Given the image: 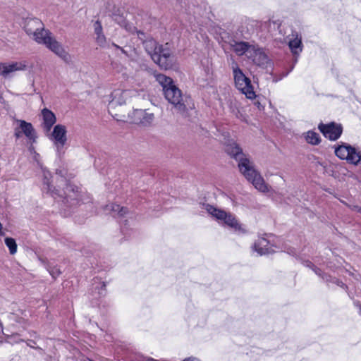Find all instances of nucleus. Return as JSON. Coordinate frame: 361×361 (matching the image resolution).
Instances as JSON below:
<instances>
[{
  "label": "nucleus",
  "mask_w": 361,
  "mask_h": 361,
  "mask_svg": "<svg viewBox=\"0 0 361 361\" xmlns=\"http://www.w3.org/2000/svg\"><path fill=\"white\" fill-rule=\"evenodd\" d=\"M43 188L44 192L49 194L55 200L59 199L62 204L66 207L64 209V215H69L73 209L82 204H91L88 200L85 202V195L79 190V188L68 183L66 185L63 194L51 185V173L49 171L43 169Z\"/></svg>",
  "instance_id": "1"
},
{
  "label": "nucleus",
  "mask_w": 361,
  "mask_h": 361,
  "mask_svg": "<svg viewBox=\"0 0 361 361\" xmlns=\"http://www.w3.org/2000/svg\"><path fill=\"white\" fill-rule=\"evenodd\" d=\"M225 152L238 161L240 171L255 188L263 192L268 191V187L263 178L253 166L252 163L243 153L242 148L234 140H228L225 145Z\"/></svg>",
  "instance_id": "2"
},
{
  "label": "nucleus",
  "mask_w": 361,
  "mask_h": 361,
  "mask_svg": "<svg viewBox=\"0 0 361 361\" xmlns=\"http://www.w3.org/2000/svg\"><path fill=\"white\" fill-rule=\"evenodd\" d=\"M23 28L25 32L32 36L36 42L45 45L63 60L67 61L68 59L69 54L68 52L59 42L51 37V32L44 28L41 20L37 18H27L24 20Z\"/></svg>",
  "instance_id": "3"
},
{
  "label": "nucleus",
  "mask_w": 361,
  "mask_h": 361,
  "mask_svg": "<svg viewBox=\"0 0 361 361\" xmlns=\"http://www.w3.org/2000/svg\"><path fill=\"white\" fill-rule=\"evenodd\" d=\"M157 80L161 85L166 99L171 104L174 109L180 114L187 111V97H184L181 90L176 87L172 78L164 74H158Z\"/></svg>",
  "instance_id": "4"
},
{
  "label": "nucleus",
  "mask_w": 361,
  "mask_h": 361,
  "mask_svg": "<svg viewBox=\"0 0 361 361\" xmlns=\"http://www.w3.org/2000/svg\"><path fill=\"white\" fill-rule=\"evenodd\" d=\"M231 60L235 87L244 94L247 98L250 99L255 98L256 94L250 79L243 73L233 56L231 57Z\"/></svg>",
  "instance_id": "5"
},
{
  "label": "nucleus",
  "mask_w": 361,
  "mask_h": 361,
  "mask_svg": "<svg viewBox=\"0 0 361 361\" xmlns=\"http://www.w3.org/2000/svg\"><path fill=\"white\" fill-rule=\"evenodd\" d=\"M206 209L216 219L223 221L226 226L233 228L235 231L243 233L246 232L245 229L242 227V225L231 213L217 209L210 204H207Z\"/></svg>",
  "instance_id": "6"
},
{
  "label": "nucleus",
  "mask_w": 361,
  "mask_h": 361,
  "mask_svg": "<svg viewBox=\"0 0 361 361\" xmlns=\"http://www.w3.org/2000/svg\"><path fill=\"white\" fill-rule=\"evenodd\" d=\"M334 152L340 159L346 160L349 164H361V153L349 144L342 143L335 148Z\"/></svg>",
  "instance_id": "7"
},
{
  "label": "nucleus",
  "mask_w": 361,
  "mask_h": 361,
  "mask_svg": "<svg viewBox=\"0 0 361 361\" xmlns=\"http://www.w3.org/2000/svg\"><path fill=\"white\" fill-rule=\"evenodd\" d=\"M166 46L167 44L165 46L160 45L157 54L153 56V61L165 70L171 68L173 64L171 50Z\"/></svg>",
  "instance_id": "8"
},
{
  "label": "nucleus",
  "mask_w": 361,
  "mask_h": 361,
  "mask_svg": "<svg viewBox=\"0 0 361 361\" xmlns=\"http://www.w3.org/2000/svg\"><path fill=\"white\" fill-rule=\"evenodd\" d=\"M318 129L326 138L331 141L338 140L343 133L342 126L334 122L327 124L320 123L318 125Z\"/></svg>",
  "instance_id": "9"
},
{
  "label": "nucleus",
  "mask_w": 361,
  "mask_h": 361,
  "mask_svg": "<svg viewBox=\"0 0 361 361\" xmlns=\"http://www.w3.org/2000/svg\"><path fill=\"white\" fill-rule=\"evenodd\" d=\"M66 128L63 125L58 124L54 127V130L51 134L50 139L54 141L57 150L63 148L67 141Z\"/></svg>",
  "instance_id": "10"
},
{
  "label": "nucleus",
  "mask_w": 361,
  "mask_h": 361,
  "mask_svg": "<svg viewBox=\"0 0 361 361\" xmlns=\"http://www.w3.org/2000/svg\"><path fill=\"white\" fill-rule=\"evenodd\" d=\"M27 62L16 61L12 63H0V75L6 78L15 71H25L27 69Z\"/></svg>",
  "instance_id": "11"
},
{
  "label": "nucleus",
  "mask_w": 361,
  "mask_h": 361,
  "mask_svg": "<svg viewBox=\"0 0 361 361\" xmlns=\"http://www.w3.org/2000/svg\"><path fill=\"white\" fill-rule=\"evenodd\" d=\"M131 121L135 124H140L145 126L151 125L154 121V116L152 113H148L145 110L135 109L131 115Z\"/></svg>",
  "instance_id": "12"
},
{
  "label": "nucleus",
  "mask_w": 361,
  "mask_h": 361,
  "mask_svg": "<svg viewBox=\"0 0 361 361\" xmlns=\"http://www.w3.org/2000/svg\"><path fill=\"white\" fill-rule=\"evenodd\" d=\"M248 59H251L255 64L260 67H267L269 62V57L264 53L262 49L253 46L252 51L247 55Z\"/></svg>",
  "instance_id": "13"
},
{
  "label": "nucleus",
  "mask_w": 361,
  "mask_h": 361,
  "mask_svg": "<svg viewBox=\"0 0 361 361\" xmlns=\"http://www.w3.org/2000/svg\"><path fill=\"white\" fill-rule=\"evenodd\" d=\"M111 16L117 24L121 27H124L126 30L131 31L132 28L136 30L135 27H133L127 21L122 9L119 8H114Z\"/></svg>",
  "instance_id": "14"
},
{
  "label": "nucleus",
  "mask_w": 361,
  "mask_h": 361,
  "mask_svg": "<svg viewBox=\"0 0 361 361\" xmlns=\"http://www.w3.org/2000/svg\"><path fill=\"white\" fill-rule=\"evenodd\" d=\"M231 46L232 47L233 51L238 56H243L245 54L247 56V55H249L252 51V48L254 45H251L247 42L233 41V44H231Z\"/></svg>",
  "instance_id": "15"
},
{
  "label": "nucleus",
  "mask_w": 361,
  "mask_h": 361,
  "mask_svg": "<svg viewBox=\"0 0 361 361\" xmlns=\"http://www.w3.org/2000/svg\"><path fill=\"white\" fill-rule=\"evenodd\" d=\"M92 295L94 299H99L106 294V283L100 282L97 278L93 279Z\"/></svg>",
  "instance_id": "16"
},
{
  "label": "nucleus",
  "mask_w": 361,
  "mask_h": 361,
  "mask_svg": "<svg viewBox=\"0 0 361 361\" xmlns=\"http://www.w3.org/2000/svg\"><path fill=\"white\" fill-rule=\"evenodd\" d=\"M43 126L46 131H49L56 121L55 114L49 109L44 108L42 110Z\"/></svg>",
  "instance_id": "17"
},
{
  "label": "nucleus",
  "mask_w": 361,
  "mask_h": 361,
  "mask_svg": "<svg viewBox=\"0 0 361 361\" xmlns=\"http://www.w3.org/2000/svg\"><path fill=\"white\" fill-rule=\"evenodd\" d=\"M269 241L264 238L258 239L254 243L252 248L260 256L271 253L273 250L268 247Z\"/></svg>",
  "instance_id": "18"
},
{
  "label": "nucleus",
  "mask_w": 361,
  "mask_h": 361,
  "mask_svg": "<svg viewBox=\"0 0 361 361\" xmlns=\"http://www.w3.org/2000/svg\"><path fill=\"white\" fill-rule=\"evenodd\" d=\"M292 35L293 38L289 40L288 46L291 52L298 55L302 51V38L296 32H293Z\"/></svg>",
  "instance_id": "19"
},
{
  "label": "nucleus",
  "mask_w": 361,
  "mask_h": 361,
  "mask_svg": "<svg viewBox=\"0 0 361 361\" xmlns=\"http://www.w3.org/2000/svg\"><path fill=\"white\" fill-rule=\"evenodd\" d=\"M20 128L21 132L30 140L35 141V129L30 123L25 121H20Z\"/></svg>",
  "instance_id": "20"
},
{
  "label": "nucleus",
  "mask_w": 361,
  "mask_h": 361,
  "mask_svg": "<svg viewBox=\"0 0 361 361\" xmlns=\"http://www.w3.org/2000/svg\"><path fill=\"white\" fill-rule=\"evenodd\" d=\"M160 45L153 39H147L143 42L144 48L152 60L154 54H157Z\"/></svg>",
  "instance_id": "21"
},
{
  "label": "nucleus",
  "mask_w": 361,
  "mask_h": 361,
  "mask_svg": "<svg viewBox=\"0 0 361 361\" xmlns=\"http://www.w3.org/2000/svg\"><path fill=\"white\" fill-rule=\"evenodd\" d=\"M322 280L327 283L328 286L330 285V283L336 284L338 286H340L341 288H343V289H348V286L341 280L336 277H333L329 274H324L322 275Z\"/></svg>",
  "instance_id": "22"
},
{
  "label": "nucleus",
  "mask_w": 361,
  "mask_h": 361,
  "mask_svg": "<svg viewBox=\"0 0 361 361\" xmlns=\"http://www.w3.org/2000/svg\"><path fill=\"white\" fill-rule=\"evenodd\" d=\"M305 140L307 143L312 145H318L321 142L319 134L313 130H309L307 132Z\"/></svg>",
  "instance_id": "23"
},
{
  "label": "nucleus",
  "mask_w": 361,
  "mask_h": 361,
  "mask_svg": "<svg viewBox=\"0 0 361 361\" xmlns=\"http://www.w3.org/2000/svg\"><path fill=\"white\" fill-rule=\"evenodd\" d=\"M110 210L114 213V215L116 214L121 217L124 216L128 212V208L121 207L117 204H111L110 205Z\"/></svg>",
  "instance_id": "24"
},
{
  "label": "nucleus",
  "mask_w": 361,
  "mask_h": 361,
  "mask_svg": "<svg viewBox=\"0 0 361 361\" xmlns=\"http://www.w3.org/2000/svg\"><path fill=\"white\" fill-rule=\"evenodd\" d=\"M6 245L9 249L11 255H14L17 252V244L14 238L6 237L4 240Z\"/></svg>",
  "instance_id": "25"
},
{
  "label": "nucleus",
  "mask_w": 361,
  "mask_h": 361,
  "mask_svg": "<svg viewBox=\"0 0 361 361\" xmlns=\"http://www.w3.org/2000/svg\"><path fill=\"white\" fill-rule=\"evenodd\" d=\"M45 266L50 275L54 279L58 277L61 273L57 265H54L52 263L48 262L45 264Z\"/></svg>",
  "instance_id": "26"
},
{
  "label": "nucleus",
  "mask_w": 361,
  "mask_h": 361,
  "mask_svg": "<svg viewBox=\"0 0 361 361\" xmlns=\"http://www.w3.org/2000/svg\"><path fill=\"white\" fill-rule=\"evenodd\" d=\"M96 42L97 44L102 47H104L106 43V38L104 33H101L100 35H96Z\"/></svg>",
  "instance_id": "27"
},
{
  "label": "nucleus",
  "mask_w": 361,
  "mask_h": 361,
  "mask_svg": "<svg viewBox=\"0 0 361 361\" xmlns=\"http://www.w3.org/2000/svg\"><path fill=\"white\" fill-rule=\"evenodd\" d=\"M121 94V91L118 90H115L114 92H112L111 94V96L113 97V99L110 102V105L111 106H114V105H116L117 104H122L123 103H124V102H120V101H117L115 99V97L119 94Z\"/></svg>",
  "instance_id": "28"
},
{
  "label": "nucleus",
  "mask_w": 361,
  "mask_h": 361,
  "mask_svg": "<svg viewBox=\"0 0 361 361\" xmlns=\"http://www.w3.org/2000/svg\"><path fill=\"white\" fill-rule=\"evenodd\" d=\"M93 27H94V34L96 35H100L101 33L103 32L102 25L101 22L99 20H96L94 23Z\"/></svg>",
  "instance_id": "29"
},
{
  "label": "nucleus",
  "mask_w": 361,
  "mask_h": 361,
  "mask_svg": "<svg viewBox=\"0 0 361 361\" xmlns=\"http://www.w3.org/2000/svg\"><path fill=\"white\" fill-rule=\"evenodd\" d=\"M314 272L319 276H320L322 279V275L326 274V273L323 272L319 268L317 267L316 266L312 269Z\"/></svg>",
  "instance_id": "30"
},
{
  "label": "nucleus",
  "mask_w": 361,
  "mask_h": 361,
  "mask_svg": "<svg viewBox=\"0 0 361 361\" xmlns=\"http://www.w3.org/2000/svg\"><path fill=\"white\" fill-rule=\"evenodd\" d=\"M304 265L307 267L312 269L315 267V265L312 262H310L309 260L305 261Z\"/></svg>",
  "instance_id": "31"
},
{
  "label": "nucleus",
  "mask_w": 361,
  "mask_h": 361,
  "mask_svg": "<svg viewBox=\"0 0 361 361\" xmlns=\"http://www.w3.org/2000/svg\"><path fill=\"white\" fill-rule=\"evenodd\" d=\"M26 344H27V346H30V348H35L34 345L36 344V342L35 341H33V340H27L26 341Z\"/></svg>",
  "instance_id": "32"
},
{
  "label": "nucleus",
  "mask_w": 361,
  "mask_h": 361,
  "mask_svg": "<svg viewBox=\"0 0 361 361\" xmlns=\"http://www.w3.org/2000/svg\"><path fill=\"white\" fill-rule=\"evenodd\" d=\"M354 305L360 310V314H361V303L359 301H354Z\"/></svg>",
  "instance_id": "33"
},
{
  "label": "nucleus",
  "mask_w": 361,
  "mask_h": 361,
  "mask_svg": "<svg viewBox=\"0 0 361 361\" xmlns=\"http://www.w3.org/2000/svg\"><path fill=\"white\" fill-rule=\"evenodd\" d=\"M22 132L21 131H19L18 130V129H16L15 130V136L16 138H19L20 137L22 136Z\"/></svg>",
  "instance_id": "34"
},
{
  "label": "nucleus",
  "mask_w": 361,
  "mask_h": 361,
  "mask_svg": "<svg viewBox=\"0 0 361 361\" xmlns=\"http://www.w3.org/2000/svg\"><path fill=\"white\" fill-rule=\"evenodd\" d=\"M4 235H5V232L3 231V226L0 223V236H4Z\"/></svg>",
  "instance_id": "35"
},
{
  "label": "nucleus",
  "mask_w": 361,
  "mask_h": 361,
  "mask_svg": "<svg viewBox=\"0 0 361 361\" xmlns=\"http://www.w3.org/2000/svg\"><path fill=\"white\" fill-rule=\"evenodd\" d=\"M137 35L140 38H141L142 36H145V33L142 31H137Z\"/></svg>",
  "instance_id": "36"
},
{
  "label": "nucleus",
  "mask_w": 361,
  "mask_h": 361,
  "mask_svg": "<svg viewBox=\"0 0 361 361\" xmlns=\"http://www.w3.org/2000/svg\"><path fill=\"white\" fill-rule=\"evenodd\" d=\"M112 46L114 47L116 49H121V47L115 43H112Z\"/></svg>",
  "instance_id": "37"
},
{
  "label": "nucleus",
  "mask_w": 361,
  "mask_h": 361,
  "mask_svg": "<svg viewBox=\"0 0 361 361\" xmlns=\"http://www.w3.org/2000/svg\"><path fill=\"white\" fill-rule=\"evenodd\" d=\"M3 329H4V326H3L2 322L0 321V331H3Z\"/></svg>",
  "instance_id": "38"
},
{
  "label": "nucleus",
  "mask_w": 361,
  "mask_h": 361,
  "mask_svg": "<svg viewBox=\"0 0 361 361\" xmlns=\"http://www.w3.org/2000/svg\"><path fill=\"white\" fill-rule=\"evenodd\" d=\"M255 104L257 105L259 109L261 108V104H260V103L259 102H255Z\"/></svg>",
  "instance_id": "39"
},
{
  "label": "nucleus",
  "mask_w": 361,
  "mask_h": 361,
  "mask_svg": "<svg viewBox=\"0 0 361 361\" xmlns=\"http://www.w3.org/2000/svg\"><path fill=\"white\" fill-rule=\"evenodd\" d=\"M121 52L126 55H128L127 52L121 47V49H120Z\"/></svg>",
  "instance_id": "40"
},
{
  "label": "nucleus",
  "mask_w": 361,
  "mask_h": 361,
  "mask_svg": "<svg viewBox=\"0 0 361 361\" xmlns=\"http://www.w3.org/2000/svg\"><path fill=\"white\" fill-rule=\"evenodd\" d=\"M23 341H24L23 339H18V340L15 341L16 343L23 342Z\"/></svg>",
  "instance_id": "41"
},
{
  "label": "nucleus",
  "mask_w": 361,
  "mask_h": 361,
  "mask_svg": "<svg viewBox=\"0 0 361 361\" xmlns=\"http://www.w3.org/2000/svg\"><path fill=\"white\" fill-rule=\"evenodd\" d=\"M18 336H19L18 334H13V335L11 336V338H15L18 337Z\"/></svg>",
  "instance_id": "42"
},
{
  "label": "nucleus",
  "mask_w": 361,
  "mask_h": 361,
  "mask_svg": "<svg viewBox=\"0 0 361 361\" xmlns=\"http://www.w3.org/2000/svg\"><path fill=\"white\" fill-rule=\"evenodd\" d=\"M356 208L357 209V211L361 214V207H356Z\"/></svg>",
  "instance_id": "43"
}]
</instances>
